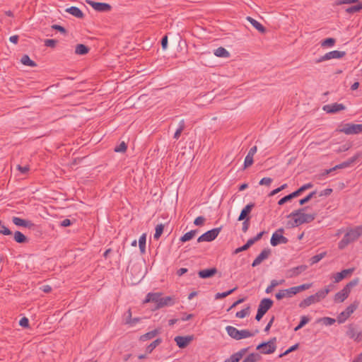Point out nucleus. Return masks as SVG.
I'll return each instance as SVG.
<instances>
[{
	"label": "nucleus",
	"instance_id": "f257e3e1",
	"mask_svg": "<svg viewBox=\"0 0 362 362\" xmlns=\"http://www.w3.org/2000/svg\"><path fill=\"white\" fill-rule=\"evenodd\" d=\"M306 209L307 207H303L291 212L288 217L293 218V222H288V224H290L291 227H296L314 221L316 217V214H305L304 211Z\"/></svg>",
	"mask_w": 362,
	"mask_h": 362
},
{
	"label": "nucleus",
	"instance_id": "f03ea898",
	"mask_svg": "<svg viewBox=\"0 0 362 362\" xmlns=\"http://www.w3.org/2000/svg\"><path fill=\"white\" fill-rule=\"evenodd\" d=\"M362 235V226H356L349 229L344 234L343 238L339 242L338 247L340 250L344 249L350 243L357 240Z\"/></svg>",
	"mask_w": 362,
	"mask_h": 362
},
{
	"label": "nucleus",
	"instance_id": "7ed1b4c3",
	"mask_svg": "<svg viewBox=\"0 0 362 362\" xmlns=\"http://www.w3.org/2000/svg\"><path fill=\"white\" fill-rule=\"evenodd\" d=\"M226 330L228 334L235 340H240L253 337L255 333L258 332V330H256L255 332H252L248 329L238 330L237 328L233 326H227L226 327Z\"/></svg>",
	"mask_w": 362,
	"mask_h": 362
},
{
	"label": "nucleus",
	"instance_id": "20e7f679",
	"mask_svg": "<svg viewBox=\"0 0 362 362\" xmlns=\"http://www.w3.org/2000/svg\"><path fill=\"white\" fill-rule=\"evenodd\" d=\"M276 338L273 337L267 342H262L257 346V350H259L263 354H270L275 351Z\"/></svg>",
	"mask_w": 362,
	"mask_h": 362
},
{
	"label": "nucleus",
	"instance_id": "39448f33",
	"mask_svg": "<svg viewBox=\"0 0 362 362\" xmlns=\"http://www.w3.org/2000/svg\"><path fill=\"white\" fill-rule=\"evenodd\" d=\"M221 230V228H215L210 230L206 231L197 239L198 243L201 242H211L216 238L219 233Z\"/></svg>",
	"mask_w": 362,
	"mask_h": 362
},
{
	"label": "nucleus",
	"instance_id": "423d86ee",
	"mask_svg": "<svg viewBox=\"0 0 362 362\" xmlns=\"http://www.w3.org/2000/svg\"><path fill=\"white\" fill-rule=\"evenodd\" d=\"M284 231V228H281L273 233L270 240V243L272 246H276L281 243L286 244L288 242V238L282 235Z\"/></svg>",
	"mask_w": 362,
	"mask_h": 362
},
{
	"label": "nucleus",
	"instance_id": "0eeeda50",
	"mask_svg": "<svg viewBox=\"0 0 362 362\" xmlns=\"http://www.w3.org/2000/svg\"><path fill=\"white\" fill-rule=\"evenodd\" d=\"M345 55L346 52L344 51L334 50L326 53L323 56H321L320 58L316 59L315 62L320 63L324 61H327L332 59H341Z\"/></svg>",
	"mask_w": 362,
	"mask_h": 362
},
{
	"label": "nucleus",
	"instance_id": "6e6552de",
	"mask_svg": "<svg viewBox=\"0 0 362 362\" xmlns=\"http://www.w3.org/2000/svg\"><path fill=\"white\" fill-rule=\"evenodd\" d=\"M339 131L347 135L357 134L362 132V124H356L348 123L344 124V127Z\"/></svg>",
	"mask_w": 362,
	"mask_h": 362
},
{
	"label": "nucleus",
	"instance_id": "1a4fd4ad",
	"mask_svg": "<svg viewBox=\"0 0 362 362\" xmlns=\"http://www.w3.org/2000/svg\"><path fill=\"white\" fill-rule=\"evenodd\" d=\"M358 307V303L354 302V303L349 305L345 310L341 312L337 316V321L339 323L344 322L346 319L356 310Z\"/></svg>",
	"mask_w": 362,
	"mask_h": 362
},
{
	"label": "nucleus",
	"instance_id": "9d476101",
	"mask_svg": "<svg viewBox=\"0 0 362 362\" xmlns=\"http://www.w3.org/2000/svg\"><path fill=\"white\" fill-rule=\"evenodd\" d=\"M86 3L98 12H108L112 9L111 5L107 3L95 2L92 0H86Z\"/></svg>",
	"mask_w": 362,
	"mask_h": 362
},
{
	"label": "nucleus",
	"instance_id": "9b49d317",
	"mask_svg": "<svg viewBox=\"0 0 362 362\" xmlns=\"http://www.w3.org/2000/svg\"><path fill=\"white\" fill-rule=\"evenodd\" d=\"M307 269L308 266L305 264L293 267L286 271V277L288 279L296 277L305 272Z\"/></svg>",
	"mask_w": 362,
	"mask_h": 362
},
{
	"label": "nucleus",
	"instance_id": "f8f14e48",
	"mask_svg": "<svg viewBox=\"0 0 362 362\" xmlns=\"http://www.w3.org/2000/svg\"><path fill=\"white\" fill-rule=\"evenodd\" d=\"M194 337L192 335L188 336H177L175 337V341L180 349H184L193 340Z\"/></svg>",
	"mask_w": 362,
	"mask_h": 362
},
{
	"label": "nucleus",
	"instance_id": "ddd939ff",
	"mask_svg": "<svg viewBox=\"0 0 362 362\" xmlns=\"http://www.w3.org/2000/svg\"><path fill=\"white\" fill-rule=\"evenodd\" d=\"M345 109L346 107L343 104L337 103L326 105L323 107V110L327 113H336Z\"/></svg>",
	"mask_w": 362,
	"mask_h": 362
},
{
	"label": "nucleus",
	"instance_id": "4468645a",
	"mask_svg": "<svg viewBox=\"0 0 362 362\" xmlns=\"http://www.w3.org/2000/svg\"><path fill=\"white\" fill-rule=\"evenodd\" d=\"M271 254V250L269 248L264 249L260 254L255 259L252 263L253 267L260 264L264 259H267Z\"/></svg>",
	"mask_w": 362,
	"mask_h": 362
},
{
	"label": "nucleus",
	"instance_id": "2eb2a0df",
	"mask_svg": "<svg viewBox=\"0 0 362 362\" xmlns=\"http://www.w3.org/2000/svg\"><path fill=\"white\" fill-rule=\"evenodd\" d=\"M12 222L17 226H23L29 229H31L35 226V224L32 221L16 216L13 217Z\"/></svg>",
	"mask_w": 362,
	"mask_h": 362
},
{
	"label": "nucleus",
	"instance_id": "dca6fc26",
	"mask_svg": "<svg viewBox=\"0 0 362 362\" xmlns=\"http://www.w3.org/2000/svg\"><path fill=\"white\" fill-rule=\"evenodd\" d=\"M273 303V300L270 298H263L260 301L257 310L261 313L266 314V313L272 308Z\"/></svg>",
	"mask_w": 362,
	"mask_h": 362
},
{
	"label": "nucleus",
	"instance_id": "f3484780",
	"mask_svg": "<svg viewBox=\"0 0 362 362\" xmlns=\"http://www.w3.org/2000/svg\"><path fill=\"white\" fill-rule=\"evenodd\" d=\"M334 288V286L333 284H329L325 287L323 289L319 290L314 295L317 299V301L320 302L322 299H324L326 296Z\"/></svg>",
	"mask_w": 362,
	"mask_h": 362
},
{
	"label": "nucleus",
	"instance_id": "a211bd4d",
	"mask_svg": "<svg viewBox=\"0 0 362 362\" xmlns=\"http://www.w3.org/2000/svg\"><path fill=\"white\" fill-rule=\"evenodd\" d=\"M218 270L216 267H212L206 269L200 270L198 272V276L201 279H209L216 274Z\"/></svg>",
	"mask_w": 362,
	"mask_h": 362
},
{
	"label": "nucleus",
	"instance_id": "6ab92c4d",
	"mask_svg": "<svg viewBox=\"0 0 362 362\" xmlns=\"http://www.w3.org/2000/svg\"><path fill=\"white\" fill-rule=\"evenodd\" d=\"M255 207V203H250L243 208L239 215L238 221H243L247 218H250L249 214H250L252 209Z\"/></svg>",
	"mask_w": 362,
	"mask_h": 362
},
{
	"label": "nucleus",
	"instance_id": "aec40b11",
	"mask_svg": "<svg viewBox=\"0 0 362 362\" xmlns=\"http://www.w3.org/2000/svg\"><path fill=\"white\" fill-rule=\"evenodd\" d=\"M257 149V146H255L249 150V152L245 158L244 168H247L252 165L253 156L256 153Z\"/></svg>",
	"mask_w": 362,
	"mask_h": 362
},
{
	"label": "nucleus",
	"instance_id": "412c9836",
	"mask_svg": "<svg viewBox=\"0 0 362 362\" xmlns=\"http://www.w3.org/2000/svg\"><path fill=\"white\" fill-rule=\"evenodd\" d=\"M349 292L348 288H343L340 291L337 292L334 298L335 303H341L344 301L349 296Z\"/></svg>",
	"mask_w": 362,
	"mask_h": 362
},
{
	"label": "nucleus",
	"instance_id": "4be33fe9",
	"mask_svg": "<svg viewBox=\"0 0 362 362\" xmlns=\"http://www.w3.org/2000/svg\"><path fill=\"white\" fill-rule=\"evenodd\" d=\"M175 303L174 299L170 296L160 297L158 303L155 306V309H160L165 306L173 305Z\"/></svg>",
	"mask_w": 362,
	"mask_h": 362
},
{
	"label": "nucleus",
	"instance_id": "5701e85b",
	"mask_svg": "<svg viewBox=\"0 0 362 362\" xmlns=\"http://www.w3.org/2000/svg\"><path fill=\"white\" fill-rule=\"evenodd\" d=\"M354 271V268L344 269L334 275V282L338 283L346 278L348 275L351 274Z\"/></svg>",
	"mask_w": 362,
	"mask_h": 362
},
{
	"label": "nucleus",
	"instance_id": "b1692460",
	"mask_svg": "<svg viewBox=\"0 0 362 362\" xmlns=\"http://www.w3.org/2000/svg\"><path fill=\"white\" fill-rule=\"evenodd\" d=\"M361 156L362 153H357L356 155H354L353 157L350 158L347 160L339 164L338 168H340V169L348 168L351 166L353 163H354Z\"/></svg>",
	"mask_w": 362,
	"mask_h": 362
},
{
	"label": "nucleus",
	"instance_id": "393cba45",
	"mask_svg": "<svg viewBox=\"0 0 362 362\" xmlns=\"http://www.w3.org/2000/svg\"><path fill=\"white\" fill-rule=\"evenodd\" d=\"M295 295L293 287L280 290L276 294V298L277 300H281L284 298H290Z\"/></svg>",
	"mask_w": 362,
	"mask_h": 362
},
{
	"label": "nucleus",
	"instance_id": "a878e982",
	"mask_svg": "<svg viewBox=\"0 0 362 362\" xmlns=\"http://www.w3.org/2000/svg\"><path fill=\"white\" fill-rule=\"evenodd\" d=\"M161 296V293H149L147 294L144 303L151 302L155 303L156 306L158 303Z\"/></svg>",
	"mask_w": 362,
	"mask_h": 362
},
{
	"label": "nucleus",
	"instance_id": "bb28decb",
	"mask_svg": "<svg viewBox=\"0 0 362 362\" xmlns=\"http://www.w3.org/2000/svg\"><path fill=\"white\" fill-rule=\"evenodd\" d=\"M317 302H318L317 299L316 298L315 295H311V296L307 297L306 298H305L304 300H303L299 303V307L302 308H305L308 307L310 305L317 303Z\"/></svg>",
	"mask_w": 362,
	"mask_h": 362
},
{
	"label": "nucleus",
	"instance_id": "cd10ccee",
	"mask_svg": "<svg viewBox=\"0 0 362 362\" xmlns=\"http://www.w3.org/2000/svg\"><path fill=\"white\" fill-rule=\"evenodd\" d=\"M246 19L253 25L254 28H255L259 32L261 33H266V28L257 21L252 18L250 16H247Z\"/></svg>",
	"mask_w": 362,
	"mask_h": 362
},
{
	"label": "nucleus",
	"instance_id": "c85d7f7f",
	"mask_svg": "<svg viewBox=\"0 0 362 362\" xmlns=\"http://www.w3.org/2000/svg\"><path fill=\"white\" fill-rule=\"evenodd\" d=\"M13 239L17 243H28V238L23 234L21 231H16L13 234Z\"/></svg>",
	"mask_w": 362,
	"mask_h": 362
},
{
	"label": "nucleus",
	"instance_id": "c756f323",
	"mask_svg": "<svg viewBox=\"0 0 362 362\" xmlns=\"http://www.w3.org/2000/svg\"><path fill=\"white\" fill-rule=\"evenodd\" d=\"M66 12L71 14L72 16L78 18H83L84 15L83 13L76 6H71L66 9Z\"/></svg>",
	"mask_w": 362,
	"mask_h": 362
},
{
	"label": "nucleus",
	"instance_id": "7c9ffc66",
	"mask_svg": "<svg viewBox=\"0 0 362 362\" xmlns=\"http://www.w3.org/2000/svg\"><path fill=\"white\" fill-rule=\"evenodd\" d=\"M346 334L347 337H349L350 339H354L356 341V337H357L358 330L356 328L355 325H354L353 324L349 325Z\"/></svg>",
	"mask_w": 362,
	"mask_h": 362
},
{
	"label": "nucleus",
	"instance_id": "2f4dec72",
	"mask_svg": "<svg viewBox=\"0 0 362 362\" xmlns=\"http://www.w3.org/2000/svg\"><path fill=\"white\" fill-rule=\"evenodd\" d=\"M159 333V331L158 329H153L152 331H150L140 337V340L142 341H147L148 339H151L153 337H155Z\"/></svg>",
	"mask_w": 362,
	"mask_h": 362
},
{
	"label": "nucleus",
	"instance_id": "473e14b6",
	"mask_svg": "<svg viewBox=\"0 0 362 362\" xmlns=\"http://www.w3.org/2000/svg\"><path fill=\"white\" fill-rule=\"evenodd\" d=\"M162 342L161 338H158L153 341H152L146 349V352L147 354H151L158 345H160Z\"/></svg>",
	"mask_w": 362,
	"mask_h": 362
},
{
	"label": "nucleus",
	"instance_id": "72a5a7b5",
	"mask_svg": "<svg viewBox=\"0 0 362 362\" xmlns=\"http://www.w3.org/2000/svg\"><path fill=\"white\" fill-rule=\"evenodd\" d=\"M89 52V48L83 44H78L75 49V53L79 55L86 54Z\"/></svg>",
	"mask_w": 362,
	"mask_h": 362
},
{
	"label": "nucleus",
	"instance_id": "f704fd0d",
	"mask_svg": "<svg viewBox=\"0 0 362 362\" xmlns=\"http://www.w3.org/2000/svg\"><path fill=\"white\" fill-rule=\"evenodd\" d=\"M21 63L23 65H25V66H30V67H35V66H37V64L34 61L30 59L29 56L27 55V54H24L21 57Z\"/></svg>",
	"mask_w": 362,
	"mask_h": 362
},
{
	"label": "nucleus",
	"instance_id": "c9c22d12",
	"mask_svg": "<svg viewBox=\"0 0 362 362\" xmlns=\"http://www.w3.org/2000/svg\"><path fill=\"white\" fill-rule=\"evenodd\" d=\"M313 187V183L308 182L307 184L303 185L300 188H298L297 190L293 192V195H295L296 197L300 196L304 191L310 189Z\"/></svg>",
	"mask_w": 362,
	"mask_h": 362
},
{
	"label": "nucleus",
	"instance_id": "e433bc0d",
	"mask_svg": "<svg viewBox=\"0 0 362 362\" xmlns=\"http://www.w3.org/2000/svg\"><path fill=\"white\" fill-rule=\"evenodd\" d=\"M336 43V40L332 37H328L325 40H323L320 42V45L323 48L326 47H333Z\"/></svg>",
	"mask_w": 362,
	"mask_h": 362
},
{
	"label": "nucleus",
	"instance_id": "4c0bfd02",
	"mask_svg": "<svg viewBox=\"0 0 362 362\" xmlns=\"http://www.w3.org/2000/svg\"><path fill=\"white\" fill-rule=\"evenodd\" d=\"M214 54L217 57L224 58L228 57L230 56L229 52L224 47H220L215 49Z\"/></svg>",
	"mask_w": 362,
	"mask_h": 362
},
{
	"label": "nucleus",
	"instance_id": "58836bf2",
	"mask_svg": "<svg viewBox=\"0 0 362 362\" xmlns=\"http://www.w3.org/2000/svg\"><path fill=\"white\" fill-rule=\"evenodd\" d=\"M197 233V230H192L186 233L184 235H182L180 238V241L181 242H187V241L192 240L194 237V235H196Z\"/></svg>",
	"mask_w": 362,
	"mask_h": 362
},
{
	"label": "nucleus",
	"instance_id": "ea45409f",
	"mask_svg": "<svg viewBox=\"0 0 362 362\" xmlns=\"http://www.w3.org/2000/svg\"><path fill=\"white\" fill-rule=\"evenodd\" d=\"M260 358L261 356L259 354L252 353L249 354L242 362H257Z\"/></svg>",
	"mask_w": 362,
	"mask_h": 362
},
{
	"label": "nucleus",
	"instance_id": "a19ab883",
	"mask_svg": "<svg viewBox=\"0 0 362 362\" xmlns=\"http://www.w3.org/2000/svg\"><path fill=\"white\" fill-rule=\"evenodd\" d=\"M146 234H143L142 235H141L139 240V247L141 254H144L146 252Z\"/></svg>",
	"mask_w": 362,
	"mask_h": 362
},
{
	"label": "nucleus",
	"instance_id": "79ce46f5",
	"mask_svg": "<svg viewBox=\"0 0 362 362\" xmlns=\"http://www.w3.org/2000/svg\"><path fill=\"white\" fill-rule=\"evenodd\" d=\"M185 128V121H184V119H182L179 123V127L177 128V129L175 131V132L174 134L173 138L175 139H178Z\"/></svg>",
	"mask_w": 362,
	"mask_h": 362
},
{
	"label": "nucleus",
	"instance_id": "37998d69",
	"mask_svg": "<svg viewBox=\"0 0 362 362\" xmlns=\"http://www.w3.org/2000/svg\"><path fill=\"white\" fill-rule=\"evenodd\" d=\"M362 9V4L358 2L357 4L349 6L346 8V11L349 13H354Z\"/></svg>",
	"mask_w": 362,
	"mask_h": 362
},
{
	"label": "nucleus",
	"instance_id": "c03bdc74",
	"mask_svg": "<svg viewBox=\"0 0 362 362\" xmlns=\"http://www.w3.org/2000/svg\"><path fill=\"white\" fill-rule=\"evenodd\" d=\"M164 227L165 226L163 223H160L156 226V232L153 235L155 240H158L160 238V237L163 234Z\"/></svg>",
	"mask_w": 362,
	"mask_h": 362
},
{
	"label": "nucleus",
	"instance_id": "a18cd8bd",
	"mask_svg": "<svg viewBox=\"0 0 362 362\" xmlns=\"http://www.w3.org/2000/svg\"><path fill=\"white\" fill-rule=\"evenodd\" d=\"M326 254V252H323L312 257L310 259V265H313L320 262L322 258L325 257Z\"/></svg>",
	"mask_w": 362,
	"mask_h": 362
},
{
	"label": "nucleus",
	"instance_id": "49530a36",
	"mask_svg": "<svg viewBox=\"0 0 362 362\" xmlns=\"http://www.w3.org/2000/svg\"><path fill=\"white\" fill-rule=\"evenodd\" d=\"M317 194V191H313L310 194H308L306 197L299 200L300 205H304L307 202H308L312 198L315 197Z\"/></svg>",
	"mask_w": 362,
	"mask_h": 362
},
{
	"label": "nucleus",
	"instance_id": "de8ad7c7",
	"mask_svg": "<svg viewBox=\"0 0 362 362\" xmlns=\"http://www.w3.org/2000/svg\"><path fill=\"white\" fill-rule=\"evenodd\" d=\"M238 288L237 286H235V288L228 291H226V292H223V293H217L215 296V299L218 300V299H221V298H226L228 296L230 295L231 293H233L235 291H236Z\"/></svg>",
	"mask_w": 362,
	"mask_h": 362
},
{
	"label": "nucleus",
	"instance_id": "09e8293b",
	"mask_svg": "<svg viewBox=\"0 0 362 362\" xmlns=\"http://www.w3.org/2000/svg\"><path fill=\"white\" fill-rule=\"evenodd\" d=\"M250 313V307L247 306V308L238 311L235 314V317L238 318H244L246 316L249 315Z\"/></svg>",
	"mask_w": 362,
	"mask_h": 362
},
{
	"label": "nucleus",
	"instance_id": "8fccbe9b",
	"mask_svg": "<svg viewBox=\"0 0 362 362\" xmlns=\"http://www.w3.org/2000/svg\"><path fill=\"white\" fill-rule=\"evenodd\" d=\"M319 321L322 322L323 323V325H325L326 326H330V325H332L333 324H334V322H336V320L334 318H332V317H325L320 318L319 320Z\"/></svg>",
	"mask_w": 362,
	"mask_h": 362
},
{
	"label": "nucleus",
	"instance_id": "3c124183",
	"mask_svg": "<svg viewBox=\"0 0 362 362\" xmlns=\"http://www.w3.org/2000/svg\"><path fill=\"white\" fill-rule=\"evenodd\" d=\"M295 195H293V193H291L284 197H282L281 199L279 200L278 202V204L279 205H283L286 202H288V201H291L292 199L295 198Z\"/></svg>",
	"mask_w": 362,
	"mask_h": 362
},
{
	"label": "nucleus",
	"instance_id": "603ef678",
	"mask_svg": "<svg viewBox=\"0 0 362 362\" xmlns=\"http://www.w3.org/2000/svg\"><path fill=\"white\" fill-rule=\"evenodd\" d=\"M310 287V284H302V285H300L298 286H294V287H293V288L294 291V293L296 294L300 291L308 289Z\"/></svg>",
	"mask_w": 362,
	"mask_h": 362
},
{
	"label": "nucleus",
	"instance_id": "864d4df0",
	"mask_svg": "<svg viewBox=\"0 0 362 362\" xmlns=\"http://www.w3.org/2000/svg\"><path fill=\"white\" fill-rule=\"evenodd\" d=\"M127 145L124 141H122L119 146L115 148V152L124 153L127 151Z\"/></svg>",
	"mask_w": 362,
	"mask_h": 362
},
{
	"label": "nucleus",
	"instance_id": "5fc2aeb1",
	"mask_svg": "<svg viewBox=\"0 0 362 362\" xmlns=\"http://www.w3.org/2000/svg\"><path fill=\"white\" fill-rule=\"evenodd\" d=\"M358 279H353L351 280L350 282H349L345 286L344 288H348V291L350 293L351 292V289L356 286V285H358Z\"/></svg>",
	"mask_w": 362,
	"mask_h": 362
},
{
	"label": "nucleus",
	"instance_id": "6e6d98bb",
	"mask_svg": "<svg viewBox=\"0 0 362 362\" xmlns=\"http://www.w3.org/2000/svg\"><path fill=\"white\" fill-rule=\"evenodd\" d=\"M0 234L4 235H10L12 234V232L8 229L7 227H6L4 225H2V223L0 226Z\"/></svg>",
	"mask_w": 362,
	"mask_h": 362
},
{
	"label": "nucleus",
	"instance_id": "4d7b16f0",
	"mask_svg": "<svg viewBox=\"0 0 362 362\" xmlns=\"http://www.w3.org/2000/svg\"><path fill=\"white\" fill-rule=\"evenodd\" d=\"M298 346H299L298 344H296L293 345L289 349H288L285 352H284L283 354H280L279 357L284 356L288 354L289 353L296 351V349H298Z\"/></svg>",
	"mask_w": 362,
	"mask_h": 362
},
{
	"label": "nucleus",
	"instance_id": "13d9d810",
	"mask_svg": "<svg viewBox=\"0 0 362 362\" xmlns=\"http://www.w3.org/2000/svg\"><path fill=\"white\" fill-rule=\"evenodd\" d=\"M57 40L54 39H47L45 40V45L49 47H55Z\"/></svg>",
	"mask_w": 362,
	"mask_h": 362
},
{
	"label": "nucleus",
	"instance_id": "bf43d9fd",
	"mask_svg": "<svg viewBox=\"0 0 362 362\" xmlns=\"http://www.w3.org/2000/svg\"><path fill=\"white\" fill-rule=\"evenodd\" d=\"M205 218L204 216H198L194 221V223L196 226H201L204 223Z\"/></svg>",
	"mask_w": 362,
	"mask_h": 362
},
{
	"label": "nucleus",
	"instance_id": "052dcab7",
	"mask_svg": "<svg viewBox=\"0 0 362 362\" xmlns=\"http://www.w3.org/2000/svg\"><path fill=\"white\" fill-rule=\"evenodd\" d=\"M19 325L25 328H27L29 327V320L27 317H22L19 321Z\"/></svg>",
	"mask_w": 362,
	"mask_h": 362
},
{
	"label": "nucleus",
	"instance_id": "680f3d73",
	"mask_svg": "<svg viewBox=\"0 0 362 362\" xmlns=\"http://www.w3.org/2000/svg\"><path fill=\"white\" fill-rule=\"evenodd\" d=\"M272 182V179L270 178V177H263L260 181H259V185H267L269 186Z\"/></svg>",
	"mask_w": 362,
	"mask_h": 362
},
{
	"label": "nucleus",
	"instance_id": "e2e57ef3",
	"mask_svg": "<svg viewBox=\"0 0 362 362\" xmlns=\"http://www.w3.org/2000/svg\"><path fill=\"white\" fill-rule=\"evenodd\" d=\"M243 227H242V230L244 232V233H246L247 230H248L249 228V226H250V218H247L245 220H243Z\"/></svg>",
	"mask_w": 362,
	"mask_h": 362
},
{
	"label": "nucleus",
	"instance_id": "0e129e2a",
	"mask_svg": "<svg viewBox=\"0 0 362 362\" xmlns=\"http://www.w3.org/2000/svg\"><path fill=\"white\" fill-rule=\"evenodd\" d=\"M332 192V189H331V188L325 189L321 191L319 193L318 196L319 197H322V196L327 197V196L330 195Z\"/></svg>",
	"mask_w": 362,
	"mask_h": 362
},
{
	"label": "nucleus",
	"instance_id": "69168bd1",
	"mask_svg": "<svg viewBox=\"0 0 362 362\" xmlns=\"http://www.w3.org/2000/svg\"><path fill=\"white\" fill-rule=\"evenodd\" d=\"M52 28L53 30H58V31H59L60 33H64V34H65V33H66V29H65L64 27H62V26H61V25H56V24L52 25Z\"/></svg>",
	"mask_w": 362,
	"mask_h": 362
},
{
	"label": "nucleus",
	"instance_id": "338daca9",
	"mask_svg": "<svg viewBox=\"0 0 362 362\" xmlns=\"http://www.w3.org/2000/svg\"><path fill=\"white\" fill-rule=\"evenodd\" d=\"M310 321V318L307 316H302L300 317V321L299 322L300 327H304L308 322Z\"/></svg>",
	"mask_w": 362,
	"mask_h": 362
},
{
	"label": "nucleus",
	"instance_id": "774afa93",
	"mask_svg": "<svg viewBox=\"0 0 362 362\" xmlns=\"http://www.w3.org/2000/svg\"><path fill=\"white\" fill-rule=\"evenodd\" d=\"M230 358L232 361V362H239L240 361V359H241V358L239 356V354H237L236 353H235L233 355H231L230 356Z\"/></svg>",
	"mask_w": 362,
	"mask_h": 362
}]
</instances>
